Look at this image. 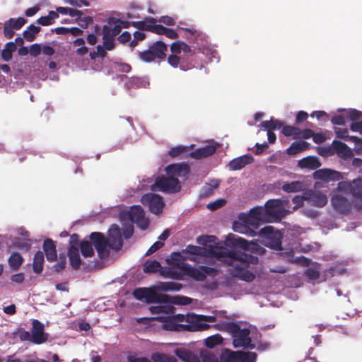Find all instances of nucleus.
Here are the masks:
<instances>
[{"mask_svg": "<svg viewBox=\"0 0 362 362\" xmlns=\"http://www.w3.org/2000/svg\"><path fill=\"white\" fill-rule=\"evenodd\" d=\"M91 243L94 245L98 252V257L101 259H107L110 255L108 246L119 250L122 248L123 241L121 236L115 238L111 240V244L109 245L107 239L100 232H93L90 235Z\"/></svg>", "mask_w": 362, "mask_h": 362, "instance_id": "nucleus-4", "label": "nucleus"}, {"mask_svg": "<svg viewBox=\"0 0 362 362\" xmlns=\"http://www.w3.org/2000/svg\"><path fill=\"white\" fill-rule=\"evenodd\" d=\"M66 265V258L64 255H59L58 262L54 265L53 268L55 272H59L64 270Z\"/></svg>", "mask_w": 362, "mask_h": 362, "instance_id": "nucleus-53", "label": "nucleus"}, {"mask_svg": "<svg viewBox=\"0 0 362 362\" xmlns=\"http://www.w3.org/2000/svg\"><path fill=\"white\" fill-rule=\"evenodd\" d=\"M253 161L254 158L251 155L245 154L231 160L228 164V167L230 170H239L247 165L251 164Z\"/></svg>", "mask_w": 362, "mask_h": 362, "instance_id": "nucleus-18", "label": "nucleus"}, {"mask_svg": "<svg viewBox=\"0 0 362 362\" xmlns=\"http://www.w3.org/2000/svg\"><path fill=\"white\" fill-rule=\"evenodd\" d=\"M65 2L74 7L88 6L90 5L88 0H65Z\"/></svg>", "mask_w": 362, "mask_h": 362, "instance_id": "nucleus-59", "label": "nucleus"}, {"mask_svg": "<svg viewBox=\"0 0 362 362\" xmlns=\"http://www.w3.org/2000/svg\"><path fill=\"white\" fill-rule=\"evenodd\" d=\"M334 153L343 159L350 158L353 156V153L347 145L341 141L334 140L332 143Z\"/></svg>", "mask_w": 362, "mask_h": 362, "instance_id": "nucleus-22", "label": "nucleus"}, {"mask_svg": "<svg viewBox=\"0 0 362 362\" xmlns=\"http://www.w3.org/2000/svg\"><path fill=\"white\" fill-rule=\"evenodd\" d=\"M339 187L347 190L354 198V206L358 211L362 210V179L339 183Z\"/></svg>", "mask_w": 362, "mask_h": 362, "instance_id": "nucleus-8", "label": "nucleus"}, {"mask_svg": "<svg viewBox=\"0 0 362 362\" xmlns=\"http://www.w3.org/2000/svg\"><path fill=\"white\" fill-rule=\"evenodd\" d=\"M281 133L285 136H293V139H299L300 128L291 125L284 126L281 129Z\"/></svg>", "mask_w": 362, "mask_h": 362, "instance_id": "nucleus-42", "label": "nucleus"}, {"mask_svg": "<svg viewBox=\"0 0 362 362\" xmlns=\"http://www.w3.org/2000/svg\"><path fill=\"white\" fill-rule=\"evenodd\" d=\"M189 148L187 146H178L176 147L171 148L168 152V154L172 158H175L181 154L186 153L189 151Z\"/></svg>", "mask_w": 362, "mask_h": 362, "instance_id": "nucleus-50", "label": "nucleus"}, {"mask_svg": "<svg viewBox=\"0 0 362 362\" xmlns=\"http://www.w3.org/2000/svg\"><path fill=\"white\" fill-rule=\"evenodd\" d=\"M67 255L69 259V264L74 270L79 269L82 261L80 257L79 248L76 246H69Z\"/></svg>", "mask_w": 362, "mask_h": 362, "instance_id": "nucleus-24", "label": "nucleus"}, {"mask_svg": "<svg viewBox=\"0 0 362 362\" xmlns=\"http://www.w3.org/2000/svg\"><path fill=\"white\" fill-rule=\"evenodd\" d=\"M201 362H219L215 355L206 351L200 352Z\"/></svg>", "mask_w": 362, "mask_h": 362, "instance_id": "nucleus-52", "label": "nucleus"}, {"mask_svg": "<svg viewBox=\"0 0 362 362\" xmlns=\"http://www.w3.org/2000/svg\"><path fill=\"white\" fill-rule=\"evenodd\" d=\"M239 219L245 224L234 223V230L239 233H244L240 228H246V226H252L254 229H257L261 223L272 222L262 206L252 208L248 214H240Z\"/></svg>", "mask_w": 362, "mask_h": 362, "instance_id": "nucleus-3", "label": "nucleus"}, {"mask_svg": "<svg viewBox=\"0 0 362 362\" xmlns=\"http://www.w3.org/2000/svg\"><path fill=\"white\" fill-rule=\"evenodd\" d=\"M220 329L230 333L233 337L241 329L240 325L235 322H226L221 325Z\"/></svg>", "mask_w": 362, "mask_h": 362, "instance_id": "nucleus-44", "label": "nucleus"}, {"mask_svg": "<svg viewBox=\"0 0 362 362\" xmlns=\"http://www.w3.org/2000/svg\"><path fill=\"white\" fill-rule=\"evenodd\" d=\"M168 46L163 41L158 40L149 45L148 49L139 52V59L146 63H149L155 59H165Z\"/></svg>", "mask_w": 362, "mask_h": 362, "instance_id": "nucleus-6", "label": "nucleus"}, {"mask_svg": "<svg viewBox=\"0 0 362 362\" xmlns=\"http://www.w3.org/2000/svg\"><path fill=\"white\" fill-rule=\"evenodd\" d=\"M151 359L153 362H177L175 357L161 353L153 354Z\"/></svg>", "mask_w": 362, "mask_h": 362, "instance_id": "nucleus-45", "label": "nucleus"}, {"mask_svg": "<svg viewBox=\"0 0 362 362\" xmlns=\"http://www.w3.org/2000/svg\"><path fill=\"white\" fill-rule=\"evenodd\" d=\"M177 263V264H178ZM179 267V265H177ZM180 270H175L174 269L168 268L167 269L163 270L160 272L161 274L165 277L171 278L173 279L177 280H182L184 279V271H182L180 267H178Z\"/></svg>", "mask_w": 362, "mask_h": 362, "instance_id": "nucleus-37", "label": "nucleus"}, {"mask_svg": "<svg viewBox=\"0 0 362 362\" xmlns=\"http://www.w3.org/2000/svg\"><path fill=\"white\" fill-rule=\"evenodd\" d=\"M282 204L283 201L281 199H269L265 203V209H264L266 212V215L271 218L272 222L279 221L283 218V211L276 209L282 206Z\"/></svg>", "mask_w": 362, "mask_h": 362, "instance_id": "nucleus-13", "label": "nucleus"}, {"mask_svg": "<svg viewBox=\"0 0 362 362\" xmlns=\"http://www.w3.org/2000/svg\"><path fill=\"white\" fill-rule=\"evenodd\" d=\"M346 115L350 120L353 122L359 119L362 116L361 112L356 110H350L346 112Z\"/></svg>", "mask_w": 362, "mask_h": 362, "instance_id": "nucleus-60", "label": "nucleus"}, {"mask_svg": "<svg viewBox=\"0 0 362 362\" xmlns=\"http://www.w3.org/2000/svg\"><path fill=\"white\" fill-rule=\"evenodd\" d=\"M141 202L143 205L148 206L149 211L154 214L157 215L163 211L164 202L160 195L147 193L141 197Z\"/></svg>", "mask_w": 362, "mask_h": 362, "instance_id": "nucleus-10", "label": "nucleus"}, {"mask_svg": "<svg viewBox=\"0 0 362 362\" xmlns=\"http://www.w3.org/2000/svg\"><path fill=\"white\" fill-rule=\"evenodd\" d=\"M178 265L182 271L187 273L197 281H204L206 277V274H209L212 270L211 268L205 266H202L199 268L192 267L183 262L181 264H178Z\"/></svg>", "mask_w": 362, "mask_h": 362, "instance_id": "nucleus-11", "label": "nucleus"}, {"mask_svg": "<svg viewBox=\"0 0 362 362\" xmlns=\"http://www.w3.org/2000/svg\"><path fill=\"white\" fill-rule=\"evenodd\" d=\"M182 288V285L176 282H160L157 285L156 289L160 291H180Z\"/></svg>", "mask_w": 362, "mask_h": 362, "instance_id": "nucleus-36", "label": "nucleus"}, {"mask_svg": "<svg viewBox=\"0 0 362 362\" xmlns=\"http://www.w3.org/2000/svg\"><path fill=\"white\" fill-rule=\"evenodd\" d=\"M26 23L27 20L23 17H19L18 18H10L8 21L4 23V36L8 39L12 38L15 33L14 30L21 29Z\"/></svg>", "mask_w": 362, "mask_h": 362, "instance_id": "nucleus-16", "label": "nucleus"}, {"mask_svg": "<svg viewBox=\"0 0 362 362\" xmlns=\"http://www.w3.org/2000/svg\"><path fill=\"white\" fill-rule=\"evenodd\" d=\"M180 189V182L173 175L158 177L155 183L151 186L152 191H160L169 194L178 192Z\"/></svg>", "mask_w": 362, "mask_h": 362, "instance_id": "nucleus-7", "label": "nucleus"}, {"mask_svg": "<svg viewBox=\"0 0 362 362\" xmlns=\"http://www.w3.org/2000/svg\"><path fill=\"white\" fill-rule=\"evenodd\" d=\"M220 361L221 362H240L239 351L224 349L221 354Z\"/></svg>", "mask_w": 362, "mask_h": 362, "instance_id": "nucleus-32", "label": "nucleus"}, {"mask_svg": "<svg viewBox=\"0 0 362 362\" xmlns=\"http://www.w3.org/2000/svg\"><path fill=\"white\" fill-rule=\"evenodd\" d=\"M299 164L303 168H308L312 170L317 169L321 165L319 158L316 156H308L300 160Z\"/></svg>", "mask_w": 362, "mask_h": 362, "instance_id": "nucleus-33", "label": "nucleus"}, {"mask_svg": "<svg viewBox=\"0 0 362 362\" xmlns=\"http://www.w3.org/2000/svg\"><path fill=\"white\" fill-rule=\"evenodd\" d=\"M232 244L237 248L243 249L245 251L255 252L258 254H262L265 250L257 243H249L245 239L241 237H233Z\"/></svg>", "mask_w": 362, "mask_h": 362, "instance_id": "nucleus-17", "label": "nucleus"}, {"mask_svg": "<svg viewBox=\"0 0 362 362\" xmlns=\"http://www.w3.org/2000/svg\"><path fill=\"white\" fill-rule=\"evenodd\" d=\"M223 338L219 334L209 337L205 340V345L208 348H214L215 346L221 344Z\"/></svg>", "mask_w": 362, "mask_h": 362, "instance_id": "nucleus-47", "label": "nucleus"}, {"mask_svg": "<svg viewBox=\"0 0 362 362\" xmlns=\"http://www.w3.org/2000/svg\"><path fill=\"white\" fill-rule=\"evenodd\" d=\"M346 141H351L356 144L355 148H358V150H362V139H359L356 136H349Z\"/></svg>", "mask_w": 362, "mask_h": 362, "instance_id": "nucleus-63", "label": "nucleus"}, {"mask_svg": "<svg viewBox=\"0 0 362 362\" xmlns=\"http://www.w3.org/2000/svg\"><path fill=\"white\" fill-rule=\"evenodd\" d=\"M175 354L185 362H201L197 355L185 348H178L174 351Z\"/></svg>", "mask_w": 362, "mask_h": 362, "instance_id": "nucleus-26", "label": "nucleus"}, {"mask_svg": "<svg viewBox=\"0 0 362 362\" xmlns=\"http://www.w3.org/2000/svg\"><path fill=\"white\" fill-rule=\"evenodd\" d=\"M212 254L214 257L217 258H221L222 257L227 256L234 260H237L241 262L243 265L241 268H239L238 266H235V268L238 270L237 276L240 279L245 281L247 282H252L255 279V274L252 272L247 270L246 269H247L248 265L250 264H258L259 259L257 257L250 254H247L245 252H242L240 250H224L223 252L213 251Z\"/></svg>", "mask_w": 362, "mask_h": 362, "instance_id": "nucleus-1", "label": "nucleus"}, {"mask_svg": "<svg viewBox=\"0 0 362 362\" xmlns=\"http://www.w3.org/2000/svg\"><path fill=\"white\" fill-rule=\"evenodd\" d=\"M305 274L310 280H317L320 277V272L315 268H308Z\"/></svg>", "mask_w": 362, "mask_h": 362, "instance_id": "nucleus-57", "label": "nucleus"}, {"mask_svg": "<svg viewBox=\"0 0 362 362\" xmlns=\"http://www.w3.org/2000/svg\"><path fill=\"white\" fill-rule=\"evenodd\" d=\"M134 297L147 303H169L170 296L158 293L151 288H138L133 292Z\"/></svg>", "mask_w": 362, "mask_h": 362, "instance_id": "nucleus-5", "label": "nucleus"}, {"mask_svg": "<svg viewBox=\"0 0 362 362\" xmlns=\"http://www.w3.org/2000/svg\"><path fill=\"white\" fill-rule=\"evenodd\" d=\"M166 28L162 25L156 24V20L154 18L151 23L149 31L158 34V35H164Z\"/></svg>", "mask_w": 362, "mask_h": 362, "instance_id": "nucleus-51", "label": "nucleus"}, {"mask_svg": "<svg viewBox=\"0 0 362 362\" xmlns=\"http://www.w3.org/2000/svg\"><path fill=\"white\" fill-rule=\"evenodd\" d=\"M153 21H154V18L148 17V18H146L144 21L132 22V24L134 28H136L140 30L149 31L151 23Z\"/></svg>", "mask_w": 362, "mask_h": 362, "instance_id": "nucleus-46", "label": "nucleus"}, {"mask_svg": "<svg viewBox=\"0 0 362 362\" xmlns=\"http://www.w3.org/2000/svg\"><path fill=\"white\" fill-rule=\"evenodd\" d=\"M315 179L324 181L339 180L341 177L340 173L330 169H320L314 173Z\"/></svg>", "mask_w": 362, "mask_h": 362, "instance_id": "nucleus-23", "label": "nucleus"}, {"mask_svg": "<svg viewBox=\"0 0 362 362\" xmlns=\"http://www.w3.org/2000/svg\"><path fill=\"white\" fill-rule=\"evenodd\" d=\"M334 132L337 138L346 140L349 137V131L346 128H334Z\"/></svg>", "mask_w": 362, "mask_h": 362, "instance_id": "nucleus-58", "label": "nucleus"}, {"mask_svg": "<svg viewBox=\"0 0 362 362\" xmlns=\"http://www.w3.org/2000/svg\"><path fill=\"white\" fill-rule=\"evenodd\" d=\"M31 334L33 343L41 344L46 342L48 339L47 334L45 333L44 325L37 320H33L32 322Z\"/></svg>", "mask_w": 362, "mask_h": 362, "instance_id": "nucleus-15", "label": "nucleus"}, {"mask_svg": "<svg viewBox=\"0 0 362 362\" xmlns=\"http://www.w3.org/2000/svg\"><path fill=\"white\" fill-rule=\"evenodd\" d=\"M250 331L247 329H241L233 338V344L235 348L244 347L254 349L255 345L252 343L250 337Z\"/></svg>", "mask_w": 362, "mask_h": 362, "instance_id": "nucleus-14", "label": "nucleus"}, {"mask_svg": "<svg viewBox=\"0 0 362 362\" xmlns=\"http://www.w3.org/2000/svg\"><path fill=\"white\" fill-rule=\"evenodd\" d=\"M317 153L323 157H329L333 156L334 153L332 144L329 146L319 147L317 148Z\"/></svg>", "mask_w": 362, "mask_h": 362, "instance_id": "nucleus-54", "label": "nucleus"}, {"mask_svg": "<svg viewBox=\"0 0 362 362\" xmlns=\"http://www.w3.org/2000/svg\"><path fill=\"white\" fill-rule=\"evenodd\" d=\"M129 218L142 230H146L148 227L149 220L145 217V212L140 206H134L131 208Z\"/></svg>", "mask_w": 362, "mask_h": 362, "instance_id": "nucleus-12", "label": "nucleus"}, {"mask_svg": "<svg viewBox=\"0 0 362 362\" xmlns=\"http://www.w3.org/2000/svg\"><path fill=\"white\" fill-rule=\"evenodd\" d=\"M189 301L190 298L188 297H170V302L169 303L185 305L189 303Z\"/></svg>", "mask_w": 362, "mask_h": 362, "instance_id": "nucleus-61", "label": "nucleus"}, {"mask_svg": "<svg viewBox=\"0 0 362 362\" xmlns=\"http://www.w3.org/2000/svg\"><path fill=\"white\" fill-rule=\"evenodd\" d=\"M240 362H255L257 354L255 352L239 351Z\"/></svg>", "mask_w": 362, "mask_h": 362, "instance_id": "nucleus-48", "label": "nucleus"}, {"mask_svg": "<svg viewBox=\"0 0 362 362\" xmlns=\"http://www.w3.org/2000/svg\"><path fill=\"white\" fill-rule=\"evenodd\" d=\"M334 209L338 212L346 214L350 211V204L346 197L341 195H334L332 198Z\"/></svg>", "mask_w": 362, "mask_h": 362, "instance_id": "nucleus-19", "label": "nucleus"}, {"mask_svg": "<svg viewBox=\"0 0 362 362\" xmlns=\"http://www.w3.org/2000/svg\"><path fill=\"white\" fill-rule=\"evenodd\" d=\"M168 175H173L174 177L186 176L189 173L190 169L187 164H171L165 168Z\"/></svg>", "mask_w": 362, "mask_h": 362, "instance_id": "nucleus-20", "label": "nucleus"}, {"mask_svg": "<svg viewBox=\"0 0 362 362\" xmlns=\"http://www.w3.org/2000/svg\"><path fill=\"white\" fill-rule=\"evenodd\" d=\"M260 126L265 130L274 131L283 128L284 123L280 120L272 117L270 120L262 122Z\"/></svg>", "mask_w": 362, "mask_h": 362, "instance_id": "nucleus-35", "label": "nucleus"}, {"mask_svg": "<svg viewBox=\"0 0 362 362\" xmlns=\"http://www.w3.org/2000/svg\"><path fill=\"white\" fill-rule=\"evenodd\" d=\"M305 183L298 180L286 182L281 186L282 190L286 193L299 192L305 190Z\"/></svg>", "mask_w": 362, "mask_h": 362, "instance_id": "nucleus-29", "label": "nucleus"}, {"mask_svg": "<svg viewBox=\"0 0 362 362\" xmlns=\"http://www.w3.org/2000/svg\"><path fill=\"white\" fill-rule=\"evenodd\" d=\"M226 204V201L223 199H217L207 204V209L214 211L221 208Z\"/></svg>", "mask_w": 362, "mask_h": 362, "instance_id": "nucleus-55", "label": "nucleus"}, {"mask_svg": "<svg viewBox=\"0 0 362 362\" xmlns=\"http://www.w3.org/2000/svg\"><path fill=\"white\" fill-rule=\"evenodd\" d=\"M83 257H91L94 255L95 252L93 245L88 240H82L80 242L79 247Z\"/></svg>", "mask_w": 362, "mask_h": 362, "instance_id": "nucleus-38", "label": "nucleus"}, {"mask_svg": "<svg viewBox=\"0 0 362 362\" xmlns=\"http://www.w3.org/2000/svg\"><path fill=\"white\" fill-rule=\"evenodd\" d=\"M23 262V257L20 253L17 252H13L8 258V264L10 267L14 270H18L22 264Z\"/></svg>", "mask_w": 362, "mask_h": 362, "instance_id": "nucleus-40", "label": "nucleus"}, {"mask_svg": "<svg viewBox=\"0 0 362 362\" xmlns=\"http://www.w3.org/2000/svg\"><path fill=\"white\" fill-rule=\"evenodd\" d=\"M107 55L106 50L101 45H98L96 47V52H93L90 53V57L92 59H95L96 57H105Z\"/></svg>", "mask_w": 362, "mask_h": 362, "instance_id": "nucleus-56", "label": "nucleus"}, {"mask_svg": "<svg viewBox=\"0 0 362 362\" xmlns=\"http://www.w3.org/2000/svg\"><path fill=\"white\" fill-rule=\"evenodd\" d=\"M310 146V144L305 141L293 142L286 149V153L291 156H295L306 149Z\"/></svg>", "mask_w": 362, "mask_h": 362, "instance_id": "nucleus-30", "label": "nucleus"}, {"mask_svg": "<svg viewBox=\"0 0 362 362\" xmlns=\"http://www.w3.org/2000/svg\"><path fill=\"white\" fill-rule=\"evenodd\" d=\"M44 268V253L42 251H37L33 258V269L35 274H40Z\"/></svg>", "mask_w": 362, "mask_h": 362, "instance_id": "nucleus-31", "label": "nucleus"}, {"mask_svg": "<svg viewBox=\"0 0 362 362\" xmlns=\"http://www.w3.org/2000/svg\"><path fill=\"white\" fill-rule=\"evenodd\" d=\"M216 149V145L209 144L192 151L189 156L191 158L197 160L202 159L213 155Z\"/></svg>", "mask_w": 362, "mask_h": 362, "instance_id": "nucleus-21", "label": "nucleus"}, {"mask_svg": "<svg viewBox=\"0 0 362 362\" xmlns=\"http://www.w3.org/2000/svg\"><path fill=\"white\" fill-rule=\"evenodd\" d=\"M127 360L129 362H151L146 357H138L136 355H129Z\"/></svg>", "mask_w": 362, "mask_h": 362, "instance_id": "nucleus-64", "label": "nucleus"}, {"mask_svg": "<svg viewBox=\"0 0 362 362\" xmlns=\"http://www.w3.org/2000/svg\"><path fill=\"white\" fill-rule=\"evenodd\" d=\"M163 246V243L161 241H156L154 243L150 248L148 250V251L146 253V255H150L157 250H158L160 248H161Z\"/></svg>", "mask_w": 362, "mask_h": 362, "instance_id": "nucleus-62", "label": "nucleus"}, {"mask_svg": "<svg viewBox=\"0 0 362 362\" xmlns=\"http://www.w3.org/2000/svg\"><path fill=\"white\" fill-rule=\"evenodd\" d=\"M187 32L186 35L187 40L191 43H196L199 45V40L201 38V33L194 28H182Z\"/></svg>", "mask_w": 362, "mask_h": 362, "instance_id": "nucleus-43", "label": "nucleus"}, {"mask_svg": "<svg viewBox=\"0 0 362 362\" xmlns=\"http://www.w3.org/2000/svg\"><path fill=\"white\" fill-rule=\"evenodd\" d=\"M43 250L48 262H52L57 259V254L54 242L47 238L43 243Z\"/></svg>", "mask_w": 362, "mask_h": 362, "instance_id": "nucleus-25", "label": "nucleus"}, {"mask_svg": "<svg viewBox=\"0 0 362 362\" xmlns=\"http://www.w3.org/2000/svg\"><path fill=\"white\" fill-rule=\"evenodd\" d=\"M121 30L118 19L110 18L107 23L103 27V33H108L109 35L113 37L117 36Z\"/></svg>", "mask_w": 362, "mask_h": 362, "instance_id": "nucleus-28", "label": "nucleus"}, {"mask_svg": "<svg viewBox=\"0 0 362 362\" xmlns=\"http://www.w3.org/2000/svg\"><path fill=\"white\" fill-rule=\"evenodd\" d=\"M161 268L160 263L157 260H147L144 264V272L150 274L156 273Z\"/></svg>", "mask_w": 362, "mask_h": 362, "instance_id": "nucleus-41", "label": "nucleus"}, {"mask_svg": "<svg viewBox=\"0 0 362 362\" xmlns=\"http://www.w3.org/2000/svg\"><path fill=\"white\" fill-rule=\"evenodd\" d=\"M163 327L164 329L170 331L189 330V325L178 324L173 317L165 318L163 322Z\"/></svg>", "mask_w": 362, "mask_h": 362, "instance_id": "nucleus-27", "label": "nucleus"}, {"mask_svg": "<svg viewBox=\"0 0 362 362\" xmlns=\"http://www.w3.org/2000/svg\"><path fill=\"white\" fill-rule=\"evenodd\" d=\"M310 199L313 202V204L317 207H323L327 203V198L326 195L320 192L313 193L310 196Z\"/></svg>", "mask_w": 362, "mask_h": 362, "instance_id": "nucleus-39", "label": "nucleus"}, {"mask_svg": "<svg viewBox=\"0 0 362 362\" xmlns=\"http://www.w3.org/2000/svg\"><path fill=\"white\" fill-rule=\"evenodd\" d=\"M41 28L33 24L30 25L28 28L23 31V37L28 42H33L35 40L37 35L40 32Z\"/></svg>", "mask_w": 362, "mask_h": 362, "instance_id": "nucleus-34", "label": "nucleus"}, {"mask_svg": "<svg viewBox=\"0 0 362 362\" xmlns=\"http://www.w3.org/2000/svg\"><path fill=\"white\" fill-rule=\"evenodd\" d=\"M103 47L105 50H112L115 47V42L113 37L109 35L108 33H103Z\"/></svg>", "mask_w": 362, "mask_h": 362, "instance_id": "nucleus-49", "label": "nucleus"}, {"mask_svg": "<svg viewBox=\"0 0 362 362\" xmlns=\"http://www.w3.org/2000/svg\"><path fill=\"white\" fill-rule=\"evenodd\" d=\"M170 49L172 54L168 57V63L171 66L179 67L182 71H187L194 66L189 59L193 52L187 44L177 40L171 44Z\"/></svg>", "mask_w": 362, "mask_h": 362, "instance_id": "nucleus-2", "label": "nucleus"}, {"mask_svg": "<svg viewBox=\"0 0 362 362\" xmlns=\"http://www.w3.org/2000/svg\"><path fill=\"white\" fill-rule=\"evenodd\" d=\"M262 238L267 239V246L275 250H281L282 235L280 232L274 231L272 226H265L259 233Z\"/></svg>", "mask_w": 362, "mask_h": 362, "instance_id": "nucleus-9", "label": "nucleus"}]
</instances>
